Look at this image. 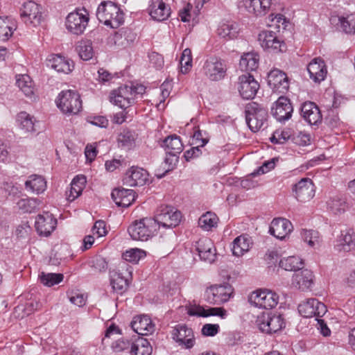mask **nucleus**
Returning <instances> with one entry per match:
<instances>
[{
    "label": "nucleus",
    "instance_id": "1a4fd4ad",
    "mask_svg": "<svg viewBox=\"0 0 355 355\" xmlns=\"http://www.w3.org/2000/svg\"><path fill=\"white\" fill-rule=\"evenodd\" d=\"M89 19V13L86 9H78L67 15L66 27L73 34L80 35L85 31Z\"/></svg>",
    "mask_w": 355,
    "mask_h": 355
},
{
    "label": "nucleus",
    "instance_id": "c756f323",
    "mask_svg": "<svg viewBox=\"0 0 355 355\" xmlns=\"http://www.w3.org/2000/svg\"><path fill=\"white\" fill-rule=\"evenodd\" d=\"M313 282V272L308 269L300 270L295 273L293 276V284L301 290L310 288Z\"/></svg>",
    "mask_w": 355,
    "mask_h": 355
},
{
    "label": "nucleus",
    "instance_id": "b1692460",
    "mask_svg": "<svg viewBox=\"0 0 355 355\" xmlns=\"http://www.w3.org/2000/svg\"><path fill=\"white\" fill-rule=\"evenodd\" d=\"M293 229L291 223L286 218H275L271 222L269 233L279 239H284Z\"/></svg>",
    "mask_w": 355,
    "mask_h": 355
},
{
    "label": "nucleus",
    "instance_id": "c9c22d12",
    "mask_svg": "<svg viewBox=\"0 0 355 355\" xmlns=\"http://www.w3.org/2000/svg\"><path fill=\"white\" fill-rule=\"evenodd\" d=\"M190 315H196L201 317H208L212 315H218L223 318L226 315V311L224 309L220 307L204 309L202 306H195L190 308L188 311Z\"/></svg>",
    "mask_w": 355,
    "mask_h": 355
},
{
    "label": "nucleus",
    "instance_id": "3c124183",
    "mask_svg": "<svg viewBox=\"0 0 355 355\" xmlns=\"http://www.w3.org/2000/svg\"><path fill=\"white\" fill-rule=\"evenodd\" d=\"M327 207L332 213L338 215L341 214L346 211L347 204L344 199L334 198L327 202Z\"/></svg>",
    "mask_w": 355,
    "mask_h": 355
},
{
    "label": "nucleus",
    "instance_id": "e433bc0d",
    "mask_svg": "<svg viewBox=\"0 0 355 355\" xmlns=\"http://www.w3.org/2000/svg\"><path fill=\"white\" fill-rule=\"evenodd\" d=\"M251 245L250 238L246 235H241L233 241L232 253L236 257H240L249 250Z\"/></svg>",
    "mask_w": 355,
    "mask_h": 355
},
{
    "label": "nucleus",
    "instance_id": "cd10ccee",
    "mask_svg": "<svg viewBox=\"0 0 355 355\" xmlns=\"http://www.w3.org/2000/svg\"><path fill=\"white\" fill-rule=\"evenodd\" d=\"M112 198L119 207H128L135 200V191L127 189H114L112 193Z\"/></svg>",
    "mask_w": 355,
    "mask_h": 355
},
{
    "label": "nucleus",
    "instance_id": "8fccbe9b",
    "mask_svg": "<svg viewBox=\"0 0 355 355\" xmlns=\"http://www.w3.org/2000/svg\"><path fill=\"white\" fill-rule=\"evenodd\" d=\"M135 140V133L128 129L123 130L117 137L119 145L127 148H130L134 145Z\"/></svg>",
    "mask_w": 355,
    "mask_h": 355
},
{
    "label": "nucleus",
    "instance_id": "ea45409f",
    "mask_svg": "<svg viewBox=\"0 0 355 355\" xmlns=\"http://www.w3.org/2000/svg\"><path fill=\"white\" fill-rule=\"evenodd\" d=\"M25 187L26 190L40 193L46 189V181L42 176L33 175L26 181Z\"/></svg>",
    "mask_w": 355,
    "mask_h": 355
},
{
    "label": "nucleus",
    "instance_id": "2f4dec72",
    "mask_svg": "<svg viewBox=\"0 0 355 355\" xmlns=\"http://www.w3.org/2000/svg\"><path fill=\"white\" fill-rule=\"evenodd\" d=\"M162 146L165 148L166 153L172 157H176L183 150L182 141L180 137L176 135H171L167 137L163 141Z\"/></svg>",
    "mask_w": 355,
    "mask_h": 355
},
{
    "label": "nucleus",
    "instance_id": "9b49d317",
    "mask_svg": "<svg viewBox=\"0 0 355 355\" xmlns=\"http://www.w3.org/2000/svg\"><path fill=\"white\" fill-rule=\"evenodd\" d=\"M259 87V83L250 73H243L239 76L238 89L243 98H254Z\"/></svg>",
    "mask_w": 355,
    "mask_h": 355
},
{
    "label": "nucleus",
    "instance_id": "9d476101",
    "mask_svg": "<svg viewBox=\"0 0 355 355\" xmlns=\"http://www.w3.org/2000/svg\"><path fill=\"white\" fill-rule=\"evenodd\" d=\"M258 41L261 47L270 53L283 52L286 46L284 42L280 40L276 33L271 31H263L258 36Z\"/></svg>",
    "mask_w": 355,
    "mask_h": 355
},
{
    "label": "nucleus",
    "instance_id": "de8ad7c7",
    "mask_svg": "<svg viewBox=\"0 0 355 355\" xmlns=\"http://www.w3.org/2000/svg\"><path fill=\"white\" fill-rule=\"evenodd\" d=\"M40 202L36 198H21L17 202V206L24 213H32L36 210Z\"/></svg>",
    "mask_w": 355,
    "mask_h": 355
},
{
    "label": "nucleus",
    "instance_id": "2eb2a0df",
    "mask_svg": "<svg viewBox=\"0 0 355 355\" xmlns=\"http://www.w3.org/2000/svg\"><path fill=\"white\" fill-rule=\"evenodd\" d=\"M20 16L24 23H30L34 26L40 24L42 17L40 6L32 1L24 3Z\"/></svg>",
    "mask_w": 355,
    "mask_h": 355
},
{
    "label": "nucleus",
    "instance_id": "6ab92c4d",
    "mask_svg": "<svg viewBox=\"0 0 355 355\" xmlns=\"http://www.w3.org/2000/svg\"><path fill=\"white\" fill-rule=\"evenodd\" d=\"M268 83L274 92L282 94L285 93L289 87L286 74L277 69L269 72Z\"/></svg>",
    "mask_w": 355,
    "mask_h": 355
},
{
    "label": "nucleus",
    "instance_id": "4c0bfd02",
    "mask_svg": "<svg viewBox=\"0 0 355 355\" xmlns=\"http://www.w3.org/2000/svg\"><path fill=\"white\" fill-rule=\"evenodd\" d=\"M239 33L238 25L233 21L222 23L218 28V34L226 40H232L237 37Z\"/></svg>",
    "mask_w": 355,
    "mask_h": 355
},
{
    "label": "nucleus",
    "instance_id": "58836bf2",
    "mask_svg": "<svg viewBox=\"0 0 355 355\" xmlns=\"http://www.w3.org/2000/svg\"><path fill=\"white\" fill-rule=\"evenodd\" d=\"M16 84L25 96L31 97L34 94V84L28 75H17Z\"/></svg>",
    "mask_w": 355,
    "mask_h": 355
},
{
    "label": "nucleus",
    "instance_id": "c85d7f7f",
    "mask_svg": "<svg viewBox=\"0 0 355 355\" xmlns=\"http://www.w3.org/2000/svg\"><path fill=\"white\" fill-rule=\"evenodd\" d=\"M148 9L152 18L158 21L168 19L170 15V8L162 0H151Z\"/></svg>",
    "mask_w": 355,
    "mask_h": 355
},
{
    "label": "nucleus",
    "instance_id": "79ce46f5",
    "mask_svg": "<svg viewBox=\"0 0 355 355\" xmlns=\"http://www.w3.org/2000/svg\"><path fill=\"white\" fill-rule=\"evenodd\" d=\"M76 51L80 58L85 61L92 59L95 55L92 42L90 40L80 41L77 44Z\"/></svg>",
    "mask_w": 355,
    "mask_h": 355
},
{
    "label": "nucleus",
    "instance_id": "4d7b16f0",
    "mask_svg": "<svg viewBox=\"0 0 355 355\" xmlns=\"http://www.w3.org/2000/svg\"><path fill=\"white\" fill-rule=\"evenodd\" d=\"M342 30L349 34L355 33V17L349 15L339 19Z\"/></svg>",
    "mask_w": 355,
    "mask_h": 355
},
{
    "label": "nucleus",
    "instance_id": "72a5a7b5",
    "mask_svg": "<svg viewBox=\"0 0 355 355\" xmlns=\"http://www.w3.org/2000/svg\"><path fill=\"white\" fill-rule=\"evenodd\" d=\"M259 55L255 52H248L241 56L239 67L242 71H252L259 67Z\"/></svg>",
    "mask_w": 355,
    "mask_h": 355
},
{
    "label": "nucleus",
    "instance_id": "4be33fe9",
    "mask_svg": "<svg viewBox=\"0 0 355 355\" xmlns=\"http://www.w3.org/2000/svg\"><path fill=\"white\" fill-rule=\"evenodd\" d=\"M148 172L141 168L132 167L123 179V184L128 187L143 186L148 180Z\"/></svg>",
    "mask_w": 355,
    "mask_h": 355
},
{
    "label": "nucleus",
    "instance_id": "5701e85b",
    "mask_svg": "<svg viewBox=\"0 0 355 355\" xmlns=\"http://www.w3.org/2000/svg\"><path fill=\"white\" fill-rule=\"evenodd\" d=\"M131 327L137 334L142 336L150 335L155 330L151 319L146 315L135 317L131 322Z\"/></svg>",
    "mask_w": 355,
    "mask_h": 355
},
{
    "label": "nucleus",
    "instance_id": "7c9ffc66",
    "mask_svg": "<svg viewBox=\"0 0 355 355\" xmlns=\"http://www.w3.org/2000/svg\"><path fill=\"white\" fill-rule=\"evenodd\" d=\"M17 122L20 130L24 133H33L37 131L35 119L26 112H21L17 114Z\"/></svg>",
    "mask_w": 355,
    "mask_h": 355
},
{
    "label": "nucleus",
    "instance_id": "5fc2aeb1",
    "mask_svg": "<svg viewBox=\"0 0 355 355\" xmlns=\"http://www.w3.org/2000/svg\"><path fill=\"white\" fill-rule=\"evenodd\" d=\"M146 252L139 248H131L123 254V258L129 262L137 263L139 261L145 257Z\"/></svg>",
    "mask_w": 355,
    "mask_h": 355
},
{
    "label": "nucleus",
    "instance_id": "39448f33",
    "mask_svg": "<svg viewBox=\"0 0 355 355\" xmlns=\"http://www.w3.org/2000/svg\"><path fill=\"white\" fill-rule=\"evenodd\" d=\"M248 301L251 305L255 307L271 309L277 305L279 295L267 289H258L251 293Z\"/></svg>",
    "mask_w": 355,
    "mask_h": 355
},
{
    "label": "nucleus",
    "instance_id": "4468645a",
    "mask_svg": "<svg viewBox=\"0 0 355 355\" xmlns=\"http://www.w3.org/2000/svg\"><path fill=\"white\" fill-rule=\"evenodd\" d=\"M298 311L304 318L322 317L327 312V307L317 299L311 298L299 304Z\"/></svg>",
    "mask_w": 355,
    "mask_h": 355
},
{
    "label": "nucleus",
    "instance_id": "a18cd8bd",
    "mask_svg": "<svg viewBox=\"0 0 355 355\" xmlns=\"http://www.w3.org/2000/svg\"><path fill=\"white\" fill-rule=\"evenodd\" d=\"M304 263L302 260L295 256H291L283 258L279 261V266L288 271H297L303 268Z\"/></svg>",
    "mask_w": 355,
    "mask_h": 355
},
{
    "label": "nucleus",
    "instance_id": "09e8293b",
    "mask_svg": "<svg viewBox=\"0 0 355 355\" xmlns=\"http://www.w3.org/2000/svg\"><path fill=\"white\" fill-rule=\"evenodd\" d=\"M218 220V217L214 213L207 211L200 216L198 225L203 230H209L217 225Z\"/></svg>",
    "mask_w": 355,
    "mask_h": 355
},
{
    "label": "nucleus",
    "instance_id": "6e6552de",
    "mask_svg": "<svg viewBox=\"0 0 355 355\" xmlns=\"http://www.w3.org/2000/svg\"><path fill=\"white\" fill-rule=\"evenodd\" d=\"M259 329L271 334L282 330L285 327L284 319L279 313H263L257 320Z\"/></svg>",
    "mask_w": 355,
    "mask_h": 355
},
{
    "label": "nucleus",
    "instance_id": "20e7f679",
    "mask_svg": "<svg viewBox=\"0 0 355 355\" xmlns=\"http://www.w3.org/2000/svg\"><path fill=\"white\" fill-rule=\"evenodd\" d=\"M227 66L225 60L215 56L207 58L202 67L204 75L211 81H219L227 75Z\"/></svg>",
    "mask_w": 355,
    "mask_h": 355
},
{
    "label": "nucleus",
    "instance_id": "ddd939ff",
    "mask_svg": "<svg viewBox=\"0 0 355 355\" xmlns=\"http://www.w3.org/2000/svg\"><path fill=\"white\" fill-rule=\"evenodd\" d=\"M294 197L300 202L309 201L315 195V187L309 178H302L293 186Z\"/></svg>",
    "mask_w": 355,
    "mask_h": 355
},
{
    "label": "nucleus",
    "instance_id": "052dcab7",
    "mask_svg": "<svg viewBox=\"0 0 355 355\" xmlns=\"http://www.w3.org/2000/svg\"><path fill=\"white\" fill-rule=\"evenodd\" d=\"M275 159H272L271 160L265 162L261 166H260L257 171L252 172L250 175L252 177H255L259 174H263L267 173L270 169L274 168L275 163Z\"/></svg>",
    "mask_w": 355,
    "mask_h": 355
},
{
    "label": "nucleus",
    "instance_id": "393cba45",
    "mask_svg": "<svg viewBox=\"0 0 355 355\" xmlns=\"http://www.w3.org/2000/svg\"><path fill=\"white\" fill-rule=\"evenodd\" d=\"M307 70L310 78L315 83H320L326 78L327 70L324 62L320 58H315L308 64Z\"/></svg>",
    "mask_w": 355,
    "mask_h": 355
},
{
    "label": "nucleus",
    "instance_id": "13d9d810",
    "mask_svg": "<svg viewBox=\"0 0 355 355\" xmlns=\"http://www.w3.org/2000/svg\"><path fill=\"white\" fill-rule=\"evenodd\" d=\"M181 72L184 74L187 73L191 67L192 56L191 51L189 49H185L181 55L180 61Z\"/></svg>",
    "mask_w": 355,
    "mask_h": 355
},
{
    "label": "nucleus",
    "instance_id": "603ef678",
    "mask_svg": "<svg viewBox=\"0 0 355 355\" xmlns=\"http://www.w3.org/2000/svg\"><path fill=\"white\" fill-rule=\"evenodd\" d=\"M41 282L46 286H53L59 284L63 279V275L60 273H45L41 272L40 275Z\"/></svg>",
    "mask_w": 355,
    "mask_h": 355
},
{
    "label": "nucleus",
    "instance_id": "a19ab883",
    "mask_svg": "<svg viewBox=\"0 0 355 355\" xmlns=\"http://www.w3.org/2000/svg\"><path fill=\"white\" fill-rule=\"evenodd\" d=\"M85 183L86 178L84 175H78L74 178L71 183L68 200L73 201L77 198L82 193Z\"/></svg>",
    "mask_w": 355,
    "mask_h": 355
},
{
    "label": "nucleus",
    "instance_id": "aec40b11",
    "mask_svg": "<svg viewBox=\"0 0 355 355\" xmlns=\"http://www.w3.org/2000/svg\"><path fill=\"white\" fill-rule=\"evenodd\" d=\"M196 250L201 260L209 263L215 261L216 249L210 239L207 237L200 239L196 243Z\"/></svg>",
    "mask_w": 355,
    "mask_h": 355
},
{
    "label": "nucleus",
    "instance_id": "338daca9",
    "mask_svg": "<svg viewBox=\"0 0 355 355\" xmlns=\"http://www.w3.org/2000/svg\"><path fill=\"white\" fill-rule=\"evenodd\" d=\"M121 334L119 327L114 324H112L105 332V338L102 339V343L104 344L105 339L107 338H114V336Z\"/></svg>",
    "mask_w": 355,
    "mask_h": 355
},
{
    "label": "nucleus",
    "instance_id": "864d4df0",
    "mask_svg": "<svg viewBox=\"0 0 355 355\" xmlns=\"http://www.w3.org/2000/svg\"><path fill=\"white\" fill-rule=\"evenodd\" d=\"M301 236L304 242L310 247L315 248L320 245V239L319 233L315 230H302Z\"/></svg>",
    "mask_w": 355,
    "mask_h": 355
},
{
    "label": "nucleus",
    "instance_id": "a211bd4d",
    "mask_svg": "<svg viewBox=\"0 0 355 355\" xmlns=\"http://www.w3.org/2000/svg\"><path fill=\"white\" fill-rule=\"evenodd\" d=\"M35 225L40 236H49L55 229L57 220L52 214L45 211L37 216Z\"/></svg>",
    "mask_w": 355,
    "mask_h": 355
},
{
    "label": "nucleus",
    "instance_id": "7ed1b4c3",
    "mask_svg": "<svg viewBox=\"0 0 355 355\" xmlns=\"http://www.w3.org/2000/svg\"><path fill=\"white\" fill-rule=\"evenodd\" d=\"M58 107L66 114H77L82 108V101L79 94L73 90L62 91L56 99Z\"/></svg>",
    "mask_w": 355,
    "mask_h": 355
},
{
    "label": "nucleus",
    "instance_id": "bb28decb",
    "mask_svg": "<svg viewBox=\"0 0 355 355\" xmlns=\"http://www.w3.org/2000/svg\"><path fill=\"white\" fill-rule=\"evenodd\" d=\"M301 115L310 125H317L322 121V114L318 107L311 101L302 104Z\"/></svg>",
    "mask_w": 355,
    "mask_h": 355
},
{
    "label": "nucleus",
    "instance_id": "680f3d73",
    "mask_svg": "<svg viewBox=\"0 0 355 355\" xmlns=\"http://www.w3.org/2000/svg\"><path fill=\"white\" fill-rule=\"evenodd\" d=\"M92 232L98 237L105 236L107 232L105 223L101 220H97L92 228Z\"/></svg>",
    "mask_w": 355,
    "mask_h": 355
},
{
    "label": "nucleus",
    "instance_id": "f257e3e1",
    "mask_svg": "<svg viewBox=\"0 0 355 355\" xmlns=\"http://www.w3.org/2000/svg\"><path fill=\"white\" fill-rule=\"evenodd\" d=\"M157 225L153 218L136 220L128 227V232L133 240L145 241L153 237Z\"/></svg>",
    "mask_w": 355,
    "mask_h": 355
},
{
    "label": "nucleus",
    "instance_id": "774afa93",
    "mask_svg": "<svg viewBox=\"0 0 355 355\" xmlns=\"http://www.w3.org/2000/svg\"><path fill=\"white\" fill-rule=\"evenodd\" d=\"M193 139L196 141L195 144L200 147H203L208 142V139L203 137L202 131L199 129L195 130Z\"/></svg>",
    "mask_w": 355,
    "mask_h": 355
},
{
    "label": "nucleus",
    "instance_id": "e2e57ef3",
    "mask_svg": "<svg viewBox=\"0 0 355 355\" xmlns=\"http://www.w3.org/2000/svg\"><path fill=\"white\" fill-rule=\"evenodd\" d=\"M69 301L72 304L79 307H81L85 304L86 297L82 293L78 292H73L71 293V295L69 296Z\"/></svg>",
    "mask_w": 355,
    "mask_h": 355
},
{
    "label": "nucleus",
    "instance_id": "dca6fc26",
    "mask_svg": "<svg viewBox=\"0 0 355 355\" xmlns=\"http://www.w3.org/2000/svg\"><path fill=\"white\" fill-rule=\"evenodd\" d=\"M131 87L123 85L110 94V101L121 109H126L134 103Z\"/></svg>",
    "mask_w": 355,
    "mask_h": 355
},
{
    "label": "nucleus",
    "instance_id": "0eeeda50",
    "mask_svg": "<svg viewBox=\"0 0 355 355\" xmlns=\"http://www.w3.org/2000/svg\"><path fill=\"white\" fill-rule=\"evenodd\" d=\"M233 288L229 284H215L208 287L205 293L207 302L212 304H222L229 301L233 295Z\"/></svg>",
    "mask_w": 355,
    "mask_h": 355
},
{
    "label": "nucleus",
    "instance_id": "49530a36",
    "mask_svg": "<svg viewBox=\"0 0 355 355\" xmlns=\"http://www.w3.org/2000/svg\"><path fill=\"white\" fill-rule=\"evenodd\" d=\"M16 29V26L8 17L2 18L0 17V40L7 41L12 35L13 31Z\"/></svg>",
    "mask_w": 355,
    "mask_h": 355
},
{
    "label": "nucleus",
    "instance_id": "f3484780",
    "mask_svg": "<svg viewBox=\"0 0 355 355\" xmlns=\"http://www.w3.org/2000/svg\"><path fill=\"white\" fill-rule=\"evenodd\" d=\"M293 111L290 100L284 96H280L271 108L272 116L280 122L288 120L291 117Z\"/></svg>",
    "mask_w": 355,
    "mask_h": 355
},
{
    "label": "nucleus",
    "instance_id": "37998d69",
    "mask_svg": "<svg viewBox=\"0 0 355 355\" xmlns=\"http://www.w3.org/2000/svg\"><path fill=\"white\" fill-rule=\"evenodd\" d=\"M115 10V3L112 1L102 2L98 7L96 17L101 22L107 25L108 17H110L112 11Z\"/></svg>",
    "mask_w": 355,
    "mask_h": 355
},
{
    "label": "nucleus",
    "instance_id": "f704fd0d",
    "mask_svg": "<svg viewBox=\"0 0 355 355\" xmlns=\"http://www.w3.org/2000/svg\"><path fill=\"white\" fill-rule=\"evenodd\" d=\"M271 0H250L246 5L247 10L249 13L255 17H261L266 14L270 7Z\"/></svg>",
    "mask_w": 355,
    "mask_h": 355
},
{
    "label": "nucleus",
    "instance_id": "0e129e2a",
    "mask_svg": "<svg viewBox=\"0 0 355 355\" xmlns=\"http://www.w3.org/2000/svg\"><path fill=\"white\" fill-rule=\"evenodd\" d=\"M131 345L128 340L119 339L112 344V348L114 352H120L131 347Z\"/></svg>",
    "mask_w": 355,
    "mask_h": 355
},
{
    "label": "nucleus",
    "instance_id": "c03bdc74",
    "mask_svg": "<svg viewBox=\"0 0 355 355\" xmlns=\"http://www.w3.org/2000/svg\"><path fill=\"white\" fill-rule=\"evenodd\" d=\"M152 347L146 339L140 338L132 343L130 354L132 355H151Z\"/></svg>",
    "mask_w": 355,
    "mask_h": 355
},
{
    "label": "nucleus",
    "instance_id": "bf43d9fd",
    "mask_svg": "<svg viewBox=\"0 0 355 355\" xmlns=\"http://www.w3.org/2000/svg\"><path fill=\"white\" fill-rule=\"evenodd\" d=\"M268 20L271 23H274L269 24L270 26H275L278 28H279L281 26H283L284 28H285V27L286 26V19L285 17L282 14H271L268 17Z\"/></svg>",
    "mask_w": 355,
    "mask_h": 355
},
{
    "label": "nucleus",
    "instance_id": "6e6d98bb",
    "mask_svg": "<svg viewBox=\"0 0 355 355\" xmlns=\"http://www.w3.org/2000/svg\"><path fill=\"white\" fill-rule=\"evenodd\" d=\"M109 21L107 26L113 28H118L124 21L123 13L120 8L115 4V10L112 11L110 17H108Z\"/></svg>",
    "mask_w": 355,
    "mask_h": 355
},
{
    "label": "nucleus",
    "instance_id": "423d86ee",
    "mask_svg": "<svg viewBox=\"0 0 355 355\" xmlns=\"http://www.w3.org/2000/svg\"><path fill=\"white\" fill-rule=\"evenodd\" d=\"M181 217L180 211L175 210L172 207L162 205L157 209L156 214L153 218L156 222L158 230L160 225L165 228L177 226L181 220Z\"/></svg>",
    "mask_w": 355,
    "mask_h": 355
},
{
    "label": "nucleus",
    "instance_id": "f8f14e48",
    "mask_svg": "<svg viewBox=\"0 0 355 355\" xmlns=\"http://www.w3.org/2000/svg\"><path fill=\"white\" fill-rule=\"evenodd\" d=\"M173 340L184 349H190L195 345L194 334L191 328L185 325L176 326L171 332Z\"/></svg>",
    "mask_w": 355,
    "mask_h": 355
},
{
    "label": "nucleus",
    "instance_id": "412c9836",
    "mask_svg": "<svg viewBox=\"0 0 355 355\" xmlns=\"http://www.w3.org/2000/svg\"><path fill=\"white\" fill-rule=\"evenodd\" d=\"M122 270L113 271L110 276V283L112 288L116 291H123L128 285V277L132 276L131 267H121Z\"/></svg>",
    "mask_w": 355,
    "mask_h": 355
},
{
    "label": "nucleus",
    "instance_id": "a878e982",
    "mask_svg": "<svg viewBox=\"0 0 355 355\" xmlns=\"http://www.w3.org/2000/svg\"><path fill=\"white\" fill-rule=\"evenodd\" d=\"M335 248L339 252H349L355 249V232L349 229L341 232L336 239Z\"/></svg>",
    "mask_w": 355,
    "mask_h": 355
},
{
    "label": "nucleus",
    "instance_id": "69168bd1",
    "mask_svg": "<svg viewBox=\"0 0 355 355\" xmlns=\"http://www.w3.org/2000/svg\"><path fill=\"white\" fill-rule=\"evenodd\" d=\"M219 325L216 324H206L202 328V334L207 336H214L218 334Z\"/></svg>",
    "mask_w": 355,
    "mask_h": 355
},
{
    "label": "nucleus",
    "instance_id": "473e14b6",
    "mask_svg": "<svg viewBox=\"0 0 355 355\" xmlns=\"http://www.w3.org/2000/svg\"><path fill=\"white\" fill-rule=\"evenodd\" d=\"M49 62L51 67L58 73H69L73 68V62L60 55H53Z\"/></svg>",
    "mask_w": 355,
    "mask_h": 355
},
{
    "label": "nucleus",
    "instance_id": "f03ea898",
    "mask_svg": "<svg viewBox=\"0 0 355 355\" xmlns=\"http://www.w3.org/2000/svg\"><path fill=\"white\" fill-rule=\"evenodd\" d=\"M245 113L246 123L254 132L259 131L267 121V110L256 102L248 103L245 105Z\"/></svg>",
    "mask_w": 355,
    "mask_h": 355
}]
</instances>
